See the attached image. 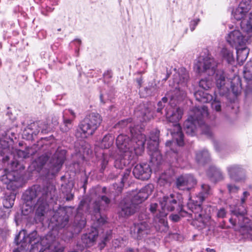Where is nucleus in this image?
<instances>
[{
  "label": "nucleus",
  "instance_id": "nucleus-1",
  "mask_svg": "<svg viewBox=\"0 0 252 252\" xmlns=\"http://www.w3.org/2000/svg\"><path fill=\"white\" fill-rule=\"evenodd\" d=\"M189 79V75L187 70L185 68H179L174 75L175 89L168 92L162 98V101L158 103L157 112L162 114L161 111L165 106L164 104L170 99L169 104L165 110L166 119L169 122L176 123L182 118L183 110L176 105L178 101L182 100L186 97L185 89Z\"/></svg>",
  "mask_w": 252,
  "mask_h": 252
},
{
  "label": "nucleus",
  "instance_id": "nucleus-2",
  "mask_svg": "<svg viewBox=\"0 0 252 252\" xmlns=\"http://www.w3.org/2000/svg\"><path fill=\"white\" fill-rule=\"evenodd\" d=\"M15 242L20 246L13 252H27L31 245L30 252H63L64 247L57 246L55 237L48 234L40 238L36 231L26 236L25 230L21 231L15 239Z\"/></svg>",
  "mask_w": 252,
  "mask_h": 252
},
{
  "label": "nucleus",
  "instance_id": "nucleus-3",
  "mask_svg": "<svg viewBox=\"0 0 252 252\" xmlns=\"http://www.w3.org/2000/svg\"><path fill=\"white\" fill-rule=\"evenodd\" d=\"M135 140L130 134L131 139L126 134H119L116 139V145L121 152L123 153L119 158L116 159L115 166L117 168H123L130 164V161L137 156L141 155L144 149L146 141L145 135L142 131L134 133Z\"/></svg>",
  "mask_w": 252,
  "mask_h": 252
},
{
  "label": "nucleus",
  "instance_id": "nucleus-4",
  "mask_svg": "<svg viewBox=\"0 0 252 252\" xmlns=\"http://www.w3.org/2000/svg\"><path fill=\"white\" fill-rule=\"evenodd\" d=\"M208 115L206 106L194 108L190 112L189 117L184 124V129L186 133L191 136L194 135L198 126L200 127L203 134L211 137L212 135L211 128L205 123V120L208 118Z\"/></svg>",
  "mask_w": 252,
  "mask_h": 252
},
{
  "label": "nucleus",
  "instance_id": "nucleus-5",
  "mask_svg": "<svg viewBox=\"0 0 252 252\" xmlns=\"http://www.w3.org/2000/svg\"><path fill=\"white\" fill-rule=\"evenodd\" d=\"M56 189L53 185H49L46 188L41 189L39 186H34L26 191L24 195V199L27 202L32 201L38 196L37 205L38 206L36 211V215L39 216V221H42V217L45 215L48 208V202L50 200L53 199L55 196Z\"/></svg>",
  "mask_w": 252,
  "mask_h": 252
},
{
  "label": "nucleus",
  "instance_id": "nucleus-6",
  "mask_svg": "<svg viewBox=\"0 0 252 252\" xmlns=\"http://www.w3.org/2000/svg\"><path fill=\"white\" fill-rule=\"evenodd\" d=\"M154 189L153 184H148L140 189L130 201L124 200L119 206V216L126 218L133 214L138 209V205L147 199Z\"/></svg>",
  "mask_w": 252,
  "mask_h": 252
},
{
  "label": "nucleus",
  "instance_id": "nucleus-7",
  "mask_svg": "<svg viewBox=\"0 0 252 252\" xmlns=\"http://www.w3.org/2000/svg\"><path fill=\"white\" fill-rule=\"evenodd\" d=\"M211 190L209 185L203 184L201 185L200 192L194 198H190L187 203V207L192 212V218L203 223L210 219V217L205 213L201 206V203L211 193Z\"/></svg>",
  "mask_w": 252,
  "mask_h": 252
},
{
  "label": "nucleus",
  "instance_id": "nucleus-8",
  "mask_svg": "<svg viewBox=\"0 0 252 252\" xmlns=\"http://www.w3.org/2000/svg\"><path fill=\"white\" fill-rule=\"evenodd\" d=\"M246 210L243 206H236L231 210V217L229 222L233 226H238L241 234L246 239L252 240V221L245 217Z\"/></svg>",
  "mask_w": 252,
  "mask_h": 252
},
{
  "label": "nucleus",
  "instance_id": "nucleus-9",
  "mask_svg": "<svg viewBox=\"0 0 252 252\" xmlns=\"http://www.w3.org/2000/svg\"><path fill=\"white\" fill-rule=\"evenodd\" d=\"M179 205L177 197L175 194H171L169 196H165L159 201V203H152L150 211L155 215L159 222L164 223V218L168 212L174 210Z\"/></svg>",
  "mask_w": 252,
  "mask_h": 252
},
{
  "label": "nucleus",
  "instance_id": "nucleus-10",
  "mask_svg": "<svg viewBox=\"0 0 252 252\" xmlns=\"http://www.w3.org/2000/svg\"><path fill=\"white\" fill-rule=\"evenodd\" d=\"M99 190V189L91 190L90 202L94 215L93 219L96 220L98 225H100L106 222V217L101 214V211L106 209L110 203V200L105 195L98 194Z\"/></svg>",
  "mask_w": 252,
  "mask_h": 252
},
{
  "label": "nucleus",
  "instance_id": "nucleus-11",
  "mask_svg": "<svg viewBox=\"0 0 252 252\" xmlns=\"http://www.w3.org/2000/svg\"><path fill=\"white\" fill-rule=\"evenodd\" d=\"M216 84L220 91V93H227L230 90L235 95L238 94L241 90V84L240 77L233 75L232 78H226L222 70H218L215 75Z\"/></svg>",
  "mask_w": 252,
  "mask_h": 252
},
{
  "label": "nucleus",
  "instance_id": "nucleus-12",
  "mask_svg": "<svg viewBox=\"0 0 252 252\" xmlns=\"http://www.w3.org/2000/svg\"><path fill=\"white\" fill-rule=\"evenodd\" d=\"M102 118L98 113H92L87 115L78 126L76 136L86 138L92 135L100 126Z\"/></svg>",
  "mask_w": 252,
  "mask_h": 252
},
{
  "label": "nucleus",
  "instance_id": "nucleus-13",
  "mask_svg": "<svg viewBox=\"0 0 252 252\" xmlns=\"http://www.w3.org/2000/svg\"><path fill=\"white\" fill-rule=\"evenodd\" d=\"M159 131L156 129L152 131L148 142L149 154L151 157L150 162L152 166H158L162 162V158L158 149Z\"/></svg>",
  "mask_w": 252,
  "mask_h": 252
},
{
  "label": "nucleus",
  "instance_id": "nucleus-14",
  "mask_svg": "<svg viewBox=\"0 0 252 252\" xmlns=\"http://www.w3.org/2000/svg\"><path fill=\"white\" fill-rule=\"evenodd\" d=\"M245 33L244 34L239 30H234L227 34L226 40L230 46L235 49L246 46L252 41V35Z\"/></svg>",
  "mask_w": 252,
  "mask_h": 252
},
{
  "label": "nucleus",
  "instance_id": "nucleus-15",
  "mask_svg": "<svg viewBox=\"0 0 252 252\" xmlns=\"http://www.w3.org/2000/svg\"><path fill=\"white\" fill-rule=\"evenodd\" d=\"M217 63L215 60L209 56L199 57L194 64V69L198 73H206L210 76L216 72Z\"/></svg>",
  "mask_w": 252,
  "mask_h": 252
},
{
  "label": "nucleus",
  "instance_id": "nucleus-16",
  "mask_svg": "<svg viewBox=\"0 0 252 252\" xmlns=\"http://www.w3.org/2000/svg\"><path fill=\"white\" fill-rule=\"evenodd\" d=\"M171 135L172 137V141H167L166 142V146L170 148L171 150L174 153L177 152V150H174L171 147L175 145H178L182 146L184 145V135L182 132L181 127L178 124L173 125V127L170 130Z\"/></svg>",
  "mask_w": 252,
  "mask_h": 252
},
{
  "label": "nucleus",
  "instance_id": "nucleus-17",
  "mask_svg": "<svg viewBox=\"0 0 252 252\" xmlns=\"http://www.w3.org/2000/svg\"><path fill=\"white\" fill-rule=\"evenodd\" d=\"M251 8L250 0H242L238 7L232 12V15L236 20L241 22L247 17Z\"/></svg>",
  "mask_w": 252,
  "mask_h": 252
},
{
  "label": "nucleus",
  "instance_id": "nucleus-18",
  "mask_svg": "<svg viewBox=\"0 0 252 252\" xmlns=\"http://www.w3.org/2000/svg\"><path fill=\"white\" fill-rule=\"evenodd\" d=\"M150 232V226L146 221L134 223L131 228L130 233L135 239H141Z\"/></svg>",
  "mask_w": 252,
  "mask_h": 252
},
{
  "label": "nucleus",
  "instance_id": "nucleus-19",
  "mask_svg": "<svg viewBox=\"0 0 252 252\" xmlns=\"http://www.w3.org/2000/svg\"><path fill=\"white\" fill-rule=\"evenodd\" d=\"M197 181L190 174L181 175L176 181L177 188L180 190H189L196 184Z\"/></svg>",
  "mask_w": 252,
  "mask_h": 252
},
{
  "label": "nucleus",
  "instance_id": "nucleus-20",
  "mask_svg": "<svg viewBox=\"0 0 252 252\" xmlns=\"http://www.w3.org/2000/svg\"><path fill=\"white\" fill-rule=\"evenodd\" d=\"M19 162L17 160L11 161L10 165V171L8 169L4 170V174L0 177V180L4 184H7V189H9L10 184L12 185L15 183V176L14 171L17 170Z\"/></svg>",
  "mask_w": 252,
  "mask_h": 252
},
{
  "label": "nucleus",
  "instance_id": "nucleus-21",
  "mask_svg": "<svg viewBox=\"0 0 252 252\" xmlns=\"http://www.w3.org/2000/svg\"><path fill=\"white\" fill-rule=\"evenodd\" d=\"M151 172L150 165L147 163L137 164L133 169V174L135 177L142 180L149 179Z\"/></svg>",
  "mask_w": 252,
  "mask_h": 252
},
{
  "label": "nucleus",
  "instance_id": "nucleus-22",
  "mask_svg": "<svg viewBox=\"0 0 252 252\" xmlns=\"http://www.w3.org/2000/svg\"><path fill=\"white\" fill-rule=\"evenodd\" d=\"M65 157L64 150L58 149L50 161V167L56 172H58L64 162Z\"/></svg>",
  "mask_w": 252,
  "mask_h": 252
},
{
  "label": "nucleus",
  "instance_id": "nucleus-23",
  "mask_svg": "<svg viewBox=\"0 0 252 252\" xmlns=\"http://www.w3.org/2000/svg\"><path fill=\"white\" fill-rule=\"evenodd\" d=\"M52 220L56 221V225L60 227H64L68 223V217L65 215V212L63 209H59L54 214Z\"/></svg>",
  "mask_w": 252,
  "mask_h": 252
},
{
  "label": "nucleus",
  "instance_id": "nucleus-24",
  "mask_svg": "<svg viewBox=\"0 0 252 252\" xmlns=\"http://www.w3.org/2000/svg\"><path fill=\"white\" fill-rule=\"evenodd\" d=\"M84 207L87 209V206H85V202L83 201H81L77 209V214L75 217L74 220L75 225L78 228L79 231L84 228L86 225L85 218L82 216V211L84 210Z\"/></svg>",
  "mask_w": 252,
  "mask_h": 252
},
{
  "label": "nucleus",
  "instance_id": "nucleus-25",
  "mask_svg": "<svg viewBox=\"0 0 252 252\" xmlns=\"http://www.w3.org/2000/svg\"><path fill=\"white\" fill-rule=\"evenodd\" d=\"M227 170L231 179L237 182L243 180L244 178L239 177L243 173V169L239 165H230L227 167Z\"/></svg>",
  "mask_w": 252,
  "mask_h": 252
},
{
  "label": "nucleus",
  "instance_id": "nucleus-26",
  "mask_svg": "<svg viewBox=\"0 0 252 252\" xmlns=\"http://www.w3.org/2000/svg\"><path fill=\"white\" fill-rule=\"evenodd\" d=\"M132 124L131 123V120L130 119L123 120L118 122L116 125L115 127L116 128H122V129H125L126 127H128L129 129L130 134L133 136L134 139L135 140V135L134 134L135 132H138L139 126L132 127ZM140 128H141L140 127ZM142 129V128H141ZM140 130L142 131V129Z\"/></svg>",
  "mask_w": 252,
  "mask_h": 252
},
{
  "label": "nucleus",
  "instance_id": "nucleus-27",
  "mask_svg": "<svg viewBox=\"0 0 252 252\" xmlns=\"http://www.w3.org/2000/svg\"><path fill=\"white\" fill-rule=\"evenodd\" d=\"M208 177L213 181L217 182L223 179L222 172L214 165H211L206 172Z\"/></svg>",
  "mask_w": 252,
  "mask_h": 252
},
{
  "label": "nucleus",
  "instance_id": "nucleus-28",
  "mask_svg": "<svg viewBox=\"0 0 252 252\" xmlns=\"http://www.w3.org/2000/svg\"><path fill=\"white\" fill-rule=\"evenodd\" d=\"M135 114L137 117H139L140 122L148 121L152 117V115L149 110L144 105H140L135 111Z\"/></svg>",
  "mask_w": 252,
  "mask_h": 252
},
{
  "label": "nucleus",
  "instance_id": "nucleus-29",
  "mask_svg": "<svg viewBox=\"0 0 252 252\" xmlns=\"http://www.w3.org/2000/svg\"><path fill=\"white\" fill-rule=\"evenodd\" d=\"M195 159L198 164L200 165H204L211 161L210 154L205 149L197 152Z\"/></svg>",
  "mask_w": 252,
  "mask_h": 252
},
{
  "label": "nucleus",
  "instance_id": "nucleus-30",
  "mask_svg": "<svg viewBox=\"0 0 252 252\" xmlns=\"http://www.w3.org/2000/svg\"><path fill=\"white\" fill-rule=\"evenodd\" d=\"M240 27L244 32L252 35V11L240 22Z\"/></svg>",
  "mask_w": 252,
  "mask_h": 252
},
{
  "label": "nucleus",
  "instance_id": "nucleus-31",
  "mask_svg": "<svg viewBox=\"0 0 252 252\" xmlns=\"http://www.w3.org/2000/svg\"><path fill=\"white\" fill-rule=\"evenodd\" d=\"M194 97L196 100L202 103H208L211 102L213 98V96L202 90H198L194 93Z\"/></svg>",
  "mask_w": 252,
  "mask_h": 252
},
{
  "label": "nucleus",
  "instance_id": "nucleus-32",
  "mask_svg": "<svg viewBox=\"0 0 252 252\" xmlns=\"http://www.w3.org/2000/svg\"><path fill=\"white\" fill-rule=\"evenodd\" d=\"M220 56L228 63L232 64L234 62L233 52L225 47L220 49Z\"/></svg>",
  "mask_w": 252,
  "mask_h": 252
},
{
  "label": "nucleus",
  "instance_id": "nucleus-33",
  "mask_svg": "<svg viewBox=\"0 0 252 252\" xmlns=\"http://www.w3.org/2000/svg\"><path fill=\"white\" fill-rule=\"evenodd\" d=\"M31 126L32 128L33 127L35 128L37 126L38 127V129L32 132V134L35 135L37 134L40 131H41L42 133L44 134L48 133L51 129V127L45 122H39L38 123L33 124Z\"/></svg>",
  "mask_w": 252,
  "mask_h": 252
},
{
  "label": "nucleus",
  "instance_id": "nucleus-34",
  "mask_svg": "<svg viewBox=\"0 0 252 252\" xmlns=\"http://www.w3.org/2000/svg\"><path fill=\"white\" fill-rule=\"evenodd\" d=\"M236 49L237 50V61L242 64L248 56L249 50L245 46L239 47Z\"/></svg>",
  "mask_w": 252,
  "mask_h": 252
},
{
  "label": "nucleus",
  "instance_id": "nucleus-35",
  "mask_svg": "<svg viewBox=\"0 0 252 252\" xmlns=\"http://www.w3.org/2000/svg\"><path fill=\"white\" fill-rule=\"evenodd\" d=\"M48 159L49 157L46 154L43 155L35 160V161L32 162V164L36 169L40 170Z\"/></svg>",
  "mask_w": 252,
  "mask_h": 252
},
{
  "label": "nucleus",
  "instance_id": "nucleus-36",
  "mask_svg": "<svg viewBox=\"0 0 252 252\" xmlns=\"http://www.w3.org/2000/svg\"><path fill=\"white\" fill-rule=\"evenodd\" d=\"M114 138L111 135H106L99 143V146L101 149H108L110 148L113 143Z\"/></svg>",
  "mask_w": 252,
  "mask_h": 252
},
{
  "label": "nucleus",
  "instance_id": "nucleus-37",
  "mask_svg": "<svg viewBox=\"0 0 252 252\" xmlns=\"http://www.w3.org/2000/svg\"><path fill=\"white\" fill-rule=\"evenodd\" d=\"M72 121L71 118L65 117L63 118V124L61 127V129L63 132L69 130L72 127Z\"/></svg>",
  "mask_w": 252,
  "mask_h": 252
},
{
  "label": "nucleus",
  "instance_id": "nucleus-38",
  "mask_svg": "<svg viewBox=\"0 0 252 252\" xmlns=\"http://www.w3.org/2000/svg\"><path fill=\"white\" fill-rule=\"evenodd\" d=\"M15 198V195L14 193L11 194L9 196L6 197L3 201V206L6 208H11L14 204Z\"/></svg>",
  "mask_w": 252,
  "mask_h": 252
},
{
  "label": "nucleus",
  "instance_id": "nucleus-39",
  "mask_svg": "<svg viewBox=\"0 0 252 252\" xmlns=\"http://www.w3.org/2000/svg\"><path fill=\"white\" fill-rule=\"evenodd\" d=\"M65 117L70 118H71L72 121H73L76 117V114L72 110L66 109L63 113V118H64Z\"/></svg>",
  "mask_w": 252,
  "mask_h": 252
},
{
  "label": "nucleus",
  "instance_id": "nucleus-40",
  "mask_svg": "<svg viewBox=\"0 0 252 252\" xmlns=\"http://www.w3.org/2000/svg\"><path fill=\"white\" fill-rule=\"evenodd\" d=\"M211 85V82L206 79H202L199 83V87L204 90L209 88Z\"/></svg>",
  "mask_w": 252,
  "mask_h": 252
},
{
  "label": "nucleus",
  "instance_id": "nucleus-41",
  "mask_svg": "<svg viewBox=\"0 0 252 252\" xmlns=\"http://www.w3.org/2000/svg\"><path fill=\"white\" fill-rule=\"evenodd\" d=\"M211 102V106L213 110H216L217 112H219L221 110V105L220 102L216 98L213 99Z\"/></svg>",
  "mask_w": 252,
  "mask_h": 252
},
{
  "label": "nucleus",
  "instance_id": "nucleus-42",
  "mask_svg": "<svg viewBox=\"0 0 252 252\" xmlns=\"http://www.w3.org/2000/svg\"><path fill=\"white\" fill-rule=\"evenodd\" d=\"M228 191L230 193H236L239 190V187L232 184H229L227 186Z\"/></svg>",
  "mask_w": 252,
  "mask_h": 252
},
{
  "label": "nucleus",
  "instance_id": "nucleus-43",
  "mask_svg": "<svg viewBox=\"0 0 252 252\" xmlns=\"http://www.w3.org/2000/svg\"><path fill=\"white\" fill-rule=\"evenodd\" d=\"M130 173V170L127 168L125 170V172L122 175V178L121 179V186H123L124 183L127 180ZM121 188V187H120Z\"/></svg>",
  "mask_w": 252,
  "mask_h": 252
},
{
  "label": "nucleus",
  "instance_id": "nucleus-44",
  "mask_svg": "<svg viewBox=\"0 0 252 252\" xmlns=\"http://www.w3.org/2000/svg\"><path fill=\"white\" fill-rule=\"evenodd\" d=\"M200 19L196 18L190 22L189 28L191 32H193L195 29L197 25L200 22Z\"/></svg>",
  "mask_w": 252,
  "mask_h": 252
},
{
  "label": "nucleus",
  "instance_id": "nucleus-45",
  "mask_svg": "<svg viewBox=\"0 0 252 252\" xmlns=\"http://www.w3.org/2000/svg\"><path fill=\"white\" fill-rule=\"evenodd\" d=\"M102 154L103 159L101 162V168L100 169L101 172H103L104 170L105 169L108 162V157L107 156H105L103 153Z\"/></svg>",
  "mask_w": 252,
  "mask_h": 252
},
{
  "label": "nucleus",
  "instance_id": "nucleus-46",
  "mask_svg": "<svg viewBox=\"0 0 252 252\" xmlns=\"http://www.w3.org/2000/svg\"><path fill=\"white\" fill-rule=\"evenodd\" d=\"M16 154L18 157L23 158H28L29 155L27 151H23L21 150H17L16 151Z\"/></svg>",
  "mask_w": 252,
  "mask_h": 252
},
{
  "label": "nucleus",
  "instance_id": "nucleus-47",
  "mask_svg": "<svg viewBox=\"0 0 252 252\" xmlns=\"http://www.w3.org/2000/svg\"><path fill=\"white\" fill-rule=\"evenodd\" d=\"M123 245H124V241L122 238L116 239L113 242V246L115 248L121 247Z\"/></svg>",
  "mask_w": 252,
  "mask_h": 252
},
{
  "label": "nucleus",
  "instance_id": "nucleus-48",
  "mask_svg": "<svg viewBox=\"0 0 252 252\" xmlns=\"http://www.w3.org/2000/svg\"><path fill=\"white\" fill-rule=\"evenodd\" d=\"M158 184L160 186H164L168 184V181L164 176H161L158 179Z\"/></svg>",
  "mask_w": 252,
  "mask_h": 252
},
{
  "label": "nucleus",
  "instance_id": "nucleus-49",
  "mask_svg": "<svg viewBox=\"0 0 252 252\" xmlns=\"http://www.w3.org/2000/svg\"><path fill=\"white\" fill-rule=\"evenodd\" d=\"M226 214L225 210L223 208H221L218 210L217 215L219 218H223Z\"/></svg>",
  "mask_w": 252,
  "mask_h": 252
},
{
  "label": "nucleus",
  "instance_id": "nucleus-50",
  "mask_svg": "<svg viewBox=\"0 0 252 252\" xmlns=\"http://www.w3.org/2000/svg\"><path fill=\"white\" fill-rule=\"evenodd\" d=\"M250 195V193L248 191H244L243 194V196L241 198V204H243L248 197Z\"/></svg>",
  "mask_w": 252,
  "mask_h": 252
},
{
  "label": "nucleus",
  "instance_id": "nucleus-51",
  "mask_svg": "<svg viewBox=\"0 0 252 252\" xmlns=\"http://www.w3.org/2000/svg\"><path fill=\"white\" fill-rule=\"evenodd\" d=\"M172 220L175 221H178L179 220V217L177 215H172Z\"/></svg>",
  "mask_w": 252,
  "mask_h": 252
},
{
  "label": "nucleus",
  "instance_id": "nucleus-52",
  "mask_svg": "<svg viewBox=\"0 0 252 252\" xmlns=\"http://www.w3.org/2000/svg\"><path fill=\"white\" fill-rule=\"evenodd\" d=\"M73 43H74L76 46L80 45L81 43V41L80 39H77L73 41Z\"/></svg>",
  "mask_w": 252,
  "mask_h": 252
},
{
  "label": "nucleus",
  "instance_id": "nucleus-53",
  "mask_svg": "<svg viewBox=\"0 0 252 252\" xmlns=\"http://www.w3.org/2000/svg\"><path fill=\"white\" fill-rule=\"evenodd\" d=\"M6 216V214L3 212L1 210H0V219L1 218H5Z\"/></svg>",
  "mask_w": 252,
  "mask_h": 252
},
{
  "label": "nucleus",
  "instance_id": "nucleus-54",
  "mask_svg": "<svg viewBox=\"0 0 252 252\" xmlns=\"http://www.w3.org/2000/svg\"><path fill=\"white\" fill-rule=\"evenodd\" d=\"M206 252H216L215 250L213 249L207 248L206 249Z\"/></svg>",
  "mask_w": 252,
  "mask_h": 252
},
{
  "label": "nucleus",
  "instance_id": "nucleus-55",
  "mask_svg": "<svg viewBox=\"0 0 252 252\" xmlns=\"http://www.w3.org/2000/svg\"><path fill=\"white\" fill-rule=\"evenodd\" d=\"M72 198H73V195H70L66 197V200L69 201V200H70Z\"/></svg>",
  "mask_w": 252,
  "mask_h": 252
},
{
  "label": "nucleus",
  "instance_id": "nucleus-56",
  "mask_svg": "<svg viewBox=\"0 0 252 252\" xmlns=\"http://www.w3.org/2000/svg\"><path fill=\"white\" fill-rule=\"evenodd\" d=\"M54 10V8H51L50 7H47V11L49 12H52Z\"/></svg>",
  "mask_w": 252,
  "mask_h": 252
},
{
  "label": "nucleus",
  "instance_id": "nucleus-57",
  "mask_svg": "<svg viewBox=\"0 0 252 252\" xmlns=\"http://www.w3.org/2000/svg\"><path fill=\"white\" fill-rule=\"evenodd\" d=\"M103 95H102V94H101V95H100V100H101V101L102 103H105V102H104V101H103Z\"/></svg>",
  "mask_w": 252,
  "mask_h": 252
},
{
  "label": "nucleus",
  "instance_id": "nucleus-58",
  "mask_svg": "<svg viewBox=\"0 0 252 252\" xmlns=\"http://www.w3.org/2000/svg\"><path fill=\"white\" fill-rule=\"evenodd\" d=\"M125 252H134L132 249H129L127 250Z\"/></svg>",
  "mask_w": 252,
  "mask_h": 252
},
{
  "label": "nucleus",
  "instance_id": "nucleus-59",
  "mask_svg": "<svg viewBox=\"0 0 252 252\" xmlns=\"http://www.w3.org/2000/svg\"><path fill=\"white\" fill-rule=\"evenodd\" d=\"M97 236V235L94 234V236H94V237H93V238H92V240L93 241H94L95 240V237H96Z\"/></svg>",
  "mask_w": 252,
  "mask_h": 252
},
{
  "label": "nucleus",
  "instance_id": "nucleus-60",
  "mask_svg": "<svg viewBox=\"0 0 252 252\" xmlns=\"http://www.w3.org/2000/svg\"><path fill=\"white\" fill-rule=\"evenodd\" d=\"M106 191V188L105 187H104L102 188V191L103 192V193H105Z\"/></svg>",
  "mask_w": 252,
  "mask_h": 252
},
{
  "label": "nucleus",
  "instance_id": "nucleus-61",
  "mask_svg": "<svg viewBox=\"0 0 252 252\" xmlns=\"http://www.w3.org/2000/svg\"><path fill=\"white\" fill-rule=\"evenodd\" d=\"M111 232H109V234H108V235H109L110 234ZM108 238V236H107L106 237H105V239H107Z\"/></svg>",
  "mask_w": 252,
  "mask_h": 252
},
{
  "label": "nucleus",
  "instance_id": "nucleus-62",
  "mask_svg": "<svg viewBox=\"0 0 252 252\" xmlns=\"http://www.w3.org/2000/svg\"><path fill=\"white\" fill-rule=\"evenodd\" d=\"M113 108V106H111L110 107V110H111Z\"/></svg>",
  "mask_w": 252,
  "mask_h": 252
},
{
  "label": "nucleus",
  "instance_id": "nucleus-63",
  "mask_svg": "<svg viewBox=\"0 0 252 252\" xmlns=\"http://www.w3.org/2000/svg\"><path fill=\"white\" fill-rule=\"evenodd\" d=\"M8 158H8L7 156H6V157H5V159H8Z\"/></svg>",
  "mask_w": 252,
  "mask_h": 252
},
{
  "label": "nucleus",
  "instance_id": "nucleus-64",
  "mask_svg": "<svg viewBox=\"0 0 252 252\" xmlns=\"http://www.w3.org/2000/svg\"><path fill=\"white\" fill-rule=\"evenodd\" d=\"M76 52H77V54H78V49L76 50ZM78 55H77V56H78Z\"/></svg>",
  "mask_w": 252,
  "mask_h": 252
}]
</instances>
